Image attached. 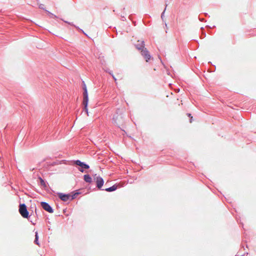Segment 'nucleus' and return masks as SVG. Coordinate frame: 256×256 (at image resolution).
<instances>
[{
  "instance_id": "nucleus-4",
  "label": "nucleus",
  "mask_w": 256,
  "mask_h": 256,
  "mask_svg": "<svg viewBox=\"0 0 256 256\" xmlns=\"http://www.w3.org/2000/svg\"><path fill=\"white\" fill-rule=\"evenodd\" d=\"M40 204L42 208L46 211L50 213H52L53 212L52 208L48 203L46 202H42Z\"/></svg>"
},
{
  "instance_id": "nucleus-13",
  "label": "nucleus",
  "mask_w": 256,
  "mask_h": 256,
  "mask_svg": "<svg viewBox=\"0 0 256 256\" xmlns=\"http://www.w3.org/2000/svg\"><path fill=\"white\" fill-rule=\"evenodd\" d=\"M35 236H36V238H35V240H34V242L38 244V245H39V244L38 242V232H36V235H35Z\"/></svg>"
},
{
  "instance_id": "nucleus-14",
  "label": "nucleus",
  "mask_w": 256,
  "mask_h": 256,
  "mask_svg": "<svg viewBox=\"0 0 256 256\" xmlns=\"http://www.w3.org/2000/svg\"><path fill=\"white\" fill-rule=\"evenodd\" d=\"M188 116H189V117H190V122L191 123L192 122V116L191 114H188Z\"/></svg>"
},
{
  "instance_id": "nucleus-7",
  "label": "nucleus",
  "mask_w": 256,
  "mask_h": 256,
  "mask_svg": "<svg viewBox=\"0 0 256 256\" xmlns=\"http://www.w3.org/2000/svg\"><path fill=\"white\" fill-rule=\"evenodd\" d=\"M59 198L63 201L66 202L70 198V195L69 194H65L62 193L58 194Z\"/></svg>"
},
{
  "instance_id": "nucleus-16",
  "label": "nucleus",
  "mask_w": 256,
  "mask_h": 256,
  "mask_svg": "<svg viewBox=\"0 0 256 256\" xmlns=\"http://www.w3.org/2000/svg\"><path fill=\"white\" fill-rule=\"evenodd\" d=\"M161 17L162 18H163V17H164V12L162 13Z\"/></svg>"
},
{
  "instance_id": "nucleus-12",
  "label": "nucleus",
  "mask_w": 256,
  "mask_h": 256,
  "mask_svg": "<svg viewBox=\"0 0 256 256\" xmlns=\"http://www.w3.org/2000/svg\"><path fill=\"white\" fill-rule=\"evenodd\" d=\"M39 180H40V184L46 188V185L44 181L41 178H39Z\"/></svg>"
},
{
  "instance_id": "nucleus-3",
  "label": "nucleus",
  "mask_w": 256,
  "mask_h": 256,
  "mask_svg": "<svg viewBox=\"0 0 256 256\" xmlns=\"http://www.w3.org/2000/svg\"><path fill=\"white\" fill-rule=\"evenodd\" d=\"M141 54L144 56L146 62H148V60L150 59L151 56L149 54L148 51L146 48H144L141 50Z\"/></svg>"
},
{
  "instance_id": "nucleus-11",
  "label": "nucleus",
  "mask_w": 256,
  "mask_h": 256,
  "mask_svg": "<svg viewBox=\"0 0 256 256\" xmlns=\"http://www.w3.org/2000/svg\"><path fill=\"white\" fill-rule=\"evenodd\" d=\"M84 180L87 182L90 183L92 182V178L88 174H85L84 176Z\"/></svg>"
},
{
  "instance_id": "nucleus-15",
  "label": "nucleus",
  "mask_w": 256,
  "mask_h": 256,
  "mask_svg": "<svg viewBox=\"0 0 256 256\" xmlns=\"http://www.w3.org/2000/svg\"><path fill=\"white\" fill-rule=\"evenodd\" d=\"M43 6H44V5L43 4H41L40 6V8H44Z\"/></svg>"
},
{
  "instance_id": "nucleus-9",
  "label": "nucleus",
  "mask_w": 256,
  "mask_h": 256,
  "mask_svg": "<svg viewBox=\"0 0 256 256\" xmlns=\"http://www.w3.org/2000/svg\"><path fill=\"white\" fill-rule=\"evenodd\" d=\"M74 162L76 165L79 166L80 167L84 168L85 169H88L90 168L88 164H86L82 162H81L79 160H77L75 161Z\"/></svg>"
},
{
  "instance_id": "nucleus-17",
  "label": "nucleus",
  "mask_w": 256,
  "mask_h": 256,
  "mask_svg": "<svg viewBox=\"0 0 256 256\" xmlns=\"http://www.w3.org/2000/svg\"><path fill=\"white\" fill-rule=\"evenodd\" d=\"M112 78H114V80L116 81V78L115 76L113 74H112Z\"/></svg>"
},
{
  "instance_id": "nucleus-6",
  "label": "nucleus",
  "mask_w": 256,
  "mask_h": 256,
  "mask_svg": "<svg viewBox=\"0 0 256 256\" xmlns=\"http://www.w3.org/2000/svg\"><path fill=\"white\" fill-rule=\"evenodd\" d=\"M122 116L121 115H116L114 116L113 118L114 122L117 124H120L122 122Z\"/></svg>"
},
{
  "instance_id": "nucleus-2",
  "label": "nucleus",
  "mask_w": 256,
  "mask_h": 256,
  "mask_svg": "<svg viewBox=\"0 0 256 256\" xmlns=\"http://www.w3.org/2000/svg\"><path fill=\"white\" fill-rule=\"evenodd\" d=\"M83 104L84 106V110L88 114V94L86 87L84 88Z\"/></svg>"
},
{
  "instance_id": "nucleus-8",
  "label": "nucleus",
  "mask_w": 256,
  "mask_h": 256,
  "mask_svg": "<svg viewBox=\"0 0 256 256\" xmlns=\"http://www.w3.org/2000/svg\"><path fill=\"white\" fill-rule=\"evenodd\" d=\"M136 48L138 50H142L144 48V42L143 40H138L136 45Z\"/></svg>"
},
{
  "instance_id": "nucleus-1",
  "label": "nucleus",
  "mask_w": 256,
  "mask_h": 256,
  "mask_svg": "<svg viewBox=\"0 0 256 256\" xmlns=\"http://www.w3.org/2000/svg\"><path fill=\"white\" fill-rule=\"evenodd\" d=\"M19 212L21 216L24 218H28V212L26 206L24 204H20L19 208Z\"/></svg>"
},
{
  "instance_id": "nucleus-5",
  "label": "nucleus",
  "mask_w": 256,
  "mask_h": 256,
  "mask_svg": "<svg viewBox=\"0 0 256 256\" xmlns=\"http://www.w3.org/2000/svg\"><path fill=\"white\" fill-rule=\"evenodd\" d=\"M94 179L96 180V186L99 188H101L104 184V180L100 176H97L96 178H94Z\"/></svg>"
},
{
  "instance_id": "nucleus-18",
  "label": "nucleus",
  "mask_w": 256,
  "mask_h": 256,
  "mask_svg": "<svg viewBox=\"0 0 256 256\" xmlns=\"http://www.w3.org/2000/svg\"><path fill=\"white\" fill-rule=\"evenodd\" d=\"M80 170L81 172H83V170H82V169H80Z\"/></svg>"
},
{
  "instance_id": "nucleus-10",
  "label": "nucleus",
  "mask_w": 256,
  "mask_h": 256,
  "mask_svg": "<svg viewBox=\"0 0 256 256\" xmlns=\"http://www.w3.org/2000/svg\"><path fill=\"white\" fill-rule=\"evenodd\" d=\"M117 188H118L117 186L114 185L113 186H112L110 188H106L105 190L106 192H112V191L116 190L117 189Z\"/></svg>"
}]
</instances>
